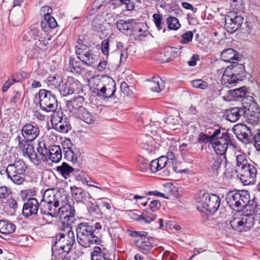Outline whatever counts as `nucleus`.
Wrapping results in <instances>:
<instances>
[{
  "label": "nucleus",
  "instance_id": "obj_29",
  "mask_svg": "<svg viewBox=\"0 0 260 260\" xmlns=\"http://www.w3.org/2000/svg\"><path fill=\"white\" fill-rule=\"evenodd\" d=\"M240 58L237 52L232 48L224 49L221 53V58L224 62H230L237 61Z\"/></svg>",
  "mask_w": 260,
  "mask_h": 260
},
{
  "label": "nucleus",
  "instance_id": "obj_63",
  "mask_svg": "<svg viewBox=\"0 0 260 260\" xmlns=\"http://www.w3.org/2000/svg\"><path fill=\"white\" fill-rule=\"evenodd\" d=\"M76 198L79 201H82L86 199V195L85 191L81 187H77L75 191Z\"/></svg>",
  "mask_w": 260,
  "mask_h": 260
},
{
  "label": "nucleus",
  "instance_id": "obj_52",
  "mask_svg": "<svg viewBox=\"0 0 260 260\" xmlns=\"http://www.w3.org/2000/svg\"><path fill=\"white\" fill-rule=\"evenodd\" d=\"M78 180L81 181L83 183L86 184L89 186H94L93 184H89L90 182L96 183L95 182L92 181L91 178L83 171H78L77 175Z\"/></svg>",
  "mask_w": 260,
  "mask_h": 260
},
{
  "label": "nucleus",
  "instance_id": "obj_38",
  "mask_svg": "<svg viewBox=\"0 0 260 260\" xmlns=\"http://www.w3.org/2000/svg\"><path fill=\"white\" fill-rule=\"evenodd\" d=\"M9 18L14 26H18L22 24L24 20V14L23 11L19 9L15 12L14 10H11L9 15Z\"/></svg>",
  "mask_w": 260,
  "mask_h": 260
},
{
  "label": "nucleus",
  "instance_id": "obj_22",
  "mask_svg": "<svg viewBox=\"0 0 260 260\" xmlns=\"http://www.w3.org/2000/svg\"><path fill=\"white\" fill-rule=\"evenodd\" d=\"M235 134L238 139L244 143L248 144L253 140L251 129L245 124L237 125L235 128Z\"/></svg>",
  "mask_w": 260,
  "mask_h": 260
},
{
  "label": "nucleus",
  "instance_id": "obj_43",
  "mask_svg": "<svg viewBox=\"0 0 260 260\" xmlns=\"http://www.w3.org/2000/svg\"><path fill=\"white\" fill-rule=\"evenodd\" d=\"M91 260H112L108 253L102 251L99 246H95L91 253Z\"/></svg>",
  "mask_w": 260,
  "mask_h": 260
},
{
  "label": "nucleus",
  "instance_id": "obj_53",
  "mask_svg": "<svg viewBox=\"0 0 260 260\" xmlns=\"http://www.w3.org/2000/svg\"><path fill=\"white\" fill-rule=\"evenodd\" d=\"M236 162L237 171L250 163L247 160L246 155L243 153H240L236 155Z\"/></svg>",
  "mask_w": 260,
  "mask_h": 260
},
{
  "label": "nucleus",
  "instance_id": "obj_2",
  "mask_svg": "<svg viewBox=\"0 0 260 260\" xmlns=\"http://www.w3.org/2000/svg\"><path fill=\"white\" fill-rule=\"evenodd\" d=\"M254 213L250 209H243L242 211L234 215L230 221L232 228L235 231L242 232H246L251 229L254 225Z\"/></svg>",
  "mask_w": 260,
  "mask_h": 260
},
{
  "label": "nucleus",
  "instance_id": "obj_34",
  "mask_svg": "<svg viewBox=\"0 0 260 260\" xmlns=\"http://www.w3.org/2000/svg\"><path fill=\"white\" fill-rule=\"evenodd\" d=\"M16 230V225L11 221L0 220V233L5 235L13 233Z\"/></svg>",
  "mask_w": 260,
  "mask_h": 260
},
{
  "label": "nucleus",
  "instance_id": "obj_18",
  "mask_svg": "<svg viewBox=\"0 0 260 260\" xmlns=\"http://www.w3.org/2000/svg\"><path fill=\"white\" fill-rule=\"evenodd\" d=\"M81 87L79 81L72 77L68 76L67 80L59 88V92L61 95L66 96L75 92H78Z\"/></svg>",
  "mask_w": 260,
  "mask_h": 260
},
{
  "label": "nucleus",
  "instance_id": "obj_5",
  "mask_svg": "<svg viewBox=\"0 0 260 260\" xmlns=\"http://www.w3.org/2000/svg\"><path fill=\"white\" fill-rule=\"evenodd\" d=\"M246 77L245 67L242 63L233 62L224 71L222 79L230 86H234L238 81Z\"/></svg>",
  "mask_w": 260,
  "mask_h": 260
},
{
  "label": "nucleus",
  "instance_id": "obj_44",
  "mask_svg": "<svg viewBox=\"0 0 260 260\" xmlns=\"http://www.w3.org/2000/svg\"><path fill=\"white\" fill-rule=\"evenodd\" d=\"M52 255L55 260H63L68 255L70 251L66 249L59 248L53 245L51 247Z\"/></svg>",
  "mask_w": 260,
  "mask_h": 260
},
{
  "label": "nucleus",
  "instance_id": "obj_41",
  "mask_svg": "<svg viewBox=\"0 0 260 260\" xmlns=\"http://www.w3.org/2000/svg\"><path fill=\"white\" fill-rule=\"evenodd\" d=\"M133 19L125 21L122 19L117 20L116 26L118 30L124 34L128 36L131 33V27L132 26Z\"/></svg>",
  "mask_w": 260,
  "mask_h": 260
},
{
  "label": "nucleus",
  "instance_id": "obj_33",
  "mask_svg": "<svg viewBox=\"0 0 260 260\" xmlns=\"http://www.w3.org/2000/svg\"><path fill=\"white\" fill-rule=\"evenodd\" d=\"M49 151L48 159L55 163L60 161L62 158V152L59 146L50 145Z\"/></svg>",
  "mask_w": 260,
  "mask_h": 260
},
{
  "label": "nucleus",
  "instance_id": "obj_32",
  "mask_svg": "<svg viewBox=\"0 0 260 260\" xmlns=\"http://www.w3.org/2000/svg\"><path fill=\"white\" fill-rule=\"evenodd\" d=\"M81 61L78 60L74 58L70 57L69 60V63L66 67V70L68 72L73 73L80 74L84 69L81 62Z\"/></svg>",
  "mask_w": 260,
  "mask_h": 260
},
{
  "label": "nucleus",
  "instance_id": "obj_45",
  "mask_svg": "<svg viewBox=\"0 0 260 260\" xmlns=\"http://www.w3.org/2000/svg\"><path fill=\"white\" fill-rule=\"evenodd\" d=\"M68 197L64 192L57 191L56 192L55 202L54 203V207L55 209H59L60 207H63L68 205Z\"/></svg>",
  "mask_w": 260,
  "mask_h": 260
},
{
  "label": "nucleus",
  "instance_id": "obj_46",
  "mask_svg": "<svg viewBox=\"0 0 260 260\" xmlns=\"http://www.w3.org/2000/svg\"><path fill=\"white\" fill-rule=\"evenodd\" d=\"M259 113L256 112L250 111L249 109L247 107L246 113L243 115L246 118V121L252 125H256L259 122Z\"/></svg>",
  "mask_w": 260,
  "mask_h": 260
},
{
  "label": "nucleus",
  "instance_id": "obj_40",
  "mask_svg": "<svg viewBox=\"0 0 260 260\" xmlns=\"http://www.w3.org/2000/svg\"><path fill=\"white\" fill-rule=\"evenodd\" d=\"M41 26L42 30L49 32L57 26V23L53 17H44L41 22Z\"/></svg>",
  "mask_w": 260,
  "mask_h": 260
},
{
  "label": "nucleus",
  "instance_id": "obj_16",
  "mask_svg": "<svg viewBox=\"0 0 260 260\" xmlns=\"http://www.w3.org/2000/svg\"><path fill=\"white\" fill-rule=\"evenodd\" d=\"M244 19V16L238 15L237 12H230L225 17V29L230 34L235 32L241 26Z\"/></svg>",
  "mask_w": 260,
  "mask_h": 260
},
{
  "label": "nucleus",
  "instance_id": "obj_19",
  "mask_svg": "<svg viewBox=\"0 0 260 260\" xmlns=\"http://www.w3.org/2000/svg\"><path fill=\"white\" fill-rule=\"evenodd\" d=\"M56 211L57 214L55 217L59 215L60 218L63 220L62 223L67 222V225L71 226V224L75 220V210L74 207L69 204L63 206V207H60L59 209H57Z\"/></svg>",
  "mask_w": 260,
  "mask_h": 260
},
{
  "label": "nucleus",
  "instance_id": "obj_49",
  "mask_svg": "<svg viewBox=\"0 0 260 260\" xmlns=\"http://www.w3.org/2000/svg\"><path fill=\"white\" fill-rule=\"evenodd\" d=\"M224 156H216L210 162V165L213 173L218 174V171L223 162Z\"/></svg>",
  "mask_w": 260,
  "mask_h": 260
},
{
  "label": "nucleus",
  "instance_id": "obj_17",
  "mask_svg": "<svg viewBox=\"0 0 260 260\" xmlns=\"http://www.w3.org/2000/svg\"><path fill=\"white\" fill-rule=\"evenodd\" d=\"M230 142L231 140L228 133L223 132L221 133L220 132L219 136L215 139V141H213L212 145L217 154L219 155V156H222L225 154Z\"/></svg>",
  "mask_w": 260,
  "mask_h": 260
},
{
  "label": "nucleus",
  "instance_id": "obj_47",
  "mask_svg": "<svg viewBox=\"0 0 260 260\" xmlns=\"http://www.w3.org/2000/svg\"><path fill=\"white\" fill-rule=\"evenodd\" d=\"M138 142L143 149L151 150L152 145L150 143L153 142V139L150 136L142 135L139 139Z\"/></svg>",
  "mask_w": 260,
  "mask_h": 260
},
{
  "label": "nucleus",
  "instance_id": "obj_10",
  "mask_svg": "<svg viewBox=\"0 0 260 260\" xmlns=\"http://www.w3.org/2000/svg\"><path fill=\"white\" fill-rule=\"evenodd\" d=\"M97 86V88L93 89V92L98 96L104 99L114 100L117 98L115 94L116 90V83L112 78H108L106 81H101Z\"/></svg>",
  "mask_w": 260,
  "mask_h": 260
},
{
  "label": "nucleus",
  "instance_id": "obj_60",
  "mask_svg": "<svg viewBox=\"0 0 260 260\" xmlns=\"http://www.w3.org/2000/svg\"><path fill=\"white\" fill-rule=\"evenodd\" d=\"M177 49L174 47H169L167 49L166 52L168 54L167 55L169 56L168 58H167L165 61L168 62L170 60H172L174 59V58L177 57L180 54L179 51L176 50Z\"/></svg>",
  "mask_w": 260,
  "mask_h": 260
},
{
  "label": "nucleus",
  "instance_id": "obj_64",
  "mask_svg": "<svg viewBox=\"0 0 260 260\" xmlns=\"http://www.w3.org/2000/svg\"><path fill=\"white\" fill-rule=\"evenodd\" d=\"M193 35L192 31H187L182 35V40L180 41V43L183 44H188L192 41Z\"/></svg>",
  "mask_w": 260,
  "mask_h": 260
},
{
  "label": "nucleus",
  "instance_id": "obj_24",
  "mask_svg": "<svg viewBox=\"0 0 260 260\" xmlns=\"http://www.w3.org/2000/svg\"><path fill=\"white\" fill-rule=\"evenodd\" d=\"M51 122L53 128L59 133H67L72 128L67 118L54 117L51 119Z\"/></svg>",
  "mask_w": 260,
  "mask_h": 260
},
{
  "label": "nucleus",
  "instance_id": "obj_58",
  "mask_svg": "<svg viewBox=\"0 0 260 260\" xmlns=\"http://www.w3.org/2000/svg\"><path fill=\"white\" fill-rule=\"evenodd\" d=\"M246 209H251V210L254 212L252 213L254 217V223L255 221H258V223L260 224V208H258L257 205H248L246 207Z\"/></svg>",
  "mask_w": 260,
  "mask_h": 260
},
{
  "label": "nucleus",
  "instance_id": "obj_35",
  "mask_svg": "<svg viewBox=\"0 0 260 260\" xmlns=\"http://www.w3.org/2000/svg\"><path fill=\"white\" fill-rule=\"evenodd\" d=\"M167 165L166 158L164 156H160L150 161V171L152 173H155L164 169Z\"/></svg>",
  "mask_w": 260,
  "mask_h": 260
},
{
  "label": "nucleus",
  "instance_id": "obj_26",
  "mask_svg": "<svg viewBox=\"0 0 260 260\" xmlns=\"http://www.w3.org/2000/svg\"><path fill=\"white\" fill-rule=\"evenodd\" d=\"M50 146L47 145L44 141L39 142L38 143V147L37 150L38 152L37 158L35 159L37 162L41 160L43 161H47L49 156Z\"/></svg>",
  "mask_w": 260,
  "mask_h": 260
},
{
  "label": "nucleus",
  "instance_id": "obj_51",
  "mask_svg": "<svg viewBox=\"0 0 260 260\" xmlns=\"http://www.w3.org/2000/svg\"><path fill=\"white\" fill-rule=\"evenodd\" d=\"M231 8L235 12H243L245 8L244 0H230Z\"/></svg>",
  "mask_w": 260,
  "mask_h": 260
},
{
  "label": "nucleus",
  "instance_id": "obj_21",
  "mask_svg": "<svg viewBox=\"0 0 260 260\" xmlns=\"http://www.w3.org/2000/svg\"><path fill=\"white\" fill-rule=\"evenodd\" d=\"M21 132V138L34 141L40 135V130L37 125L27 123L22 126Z\"/></svg>",
  "mask_w": 260,
  "mask_h": 260
},
{
  "label": "nucleus",
  "instance_id": "obj_6",
  "mask_svg": "<svg viewBox=\"0 0 260 260\" xmlns=\"http://www.w3.org/2000/svg\"><path fill=\"white\" fill-rule=\"evenodd\" d=\"M198 203L210 213H214L219 208L221 200L214 193H209L205 190H200L198 194Z\"/></svg>",
  "mask_w": 260,
  "mask_h": 260
},
{
  "label": "nucleus",
  "instance_id": "obj_4",
  "mask_svg": "<svg viewBox=\"0 0 260 260\" xmlns=\"http://www.w3.org/2000/svg\"><path fill=\"white\" fill-rule=\"evenodd\" d=\"M40 33L39 29L35 27H30L29 30L24 32L22 35V40L26 46L25 54L30 58H32L41 49L37 39L40 38Z\"/></svg>",
  "mask_w": 260,
  "mask_h": 260
},
{
  "label": "nucleus",
  "instance_id": "obj_50",
  "mask_svg": "<svg viewBox=\"0 0 260 260\" xmlns=\"http://www.w3.org/2000/svg\"><path fill=\"white\" fill-rule=\"evenodd\" d=\"M137 167L142 172L150 170V161L142 156H139L137 159Z\"/></svg>",
  "mask_w": 260,
  "mask_h": 260
},
{
  "label": "nucleus",
  "instance_id": "obj_42",
  "mask_svg": "<svg viewBox=\"0 0 260 260\" xmlns=\"http://www.w3.org/2000/svg\"><path fill=\"white\" fill-rule=\"evenodd\" d=\"M56 170L62 177L67 179L70 177V175L74 171V169L67 162H63L60 166L56 167Z\"/></svg>",
  "mask_w": 260,
  "mask_h": 260
},
{
  "label": "nucleus",
  "instance_id": "obj_28",
  "mask_svg": "<svg viewBox=\"0 0 260 260\" xmlns=\"http://www.w3.org/2000/svg\"><path fill=\"white\" fill-rule=\"evenodd\" d=\"M145 26L142 23H137L133 20L131 27V33L128 36H135L138 37H145L148 35L149 32L144 29Z\"/></svg>",
  "mask_w": 260,
  "mask_h": 260
},
{
  "label": "nucleus",
  "instance_id": "obj_15",
  "mask_svg": "<svg viewBox=\"0 0 260 260\" xmlns=\"http://www.w3.org/2000/svg\"><path fill=\"white\" fill-rule=\"evenodd\" d=\"M256 164L250 162L248 165L237 171L240 180L245 185L254 184L257 174Z\"/></svg>",
  "mask_w": 260,
  "mask_h": 260
},
{
  "label": "nucleus",
  "instance_id": "obj_7",
  "mask_svg": "<svg viewBox=\"0 0 260 260\" xmlns=\"http://www.w3.org/2000/svg\"><path fill=\"white\" fill-rule=\"evenodd\" d=\"M27 166L21 159L16 160L12 164L8 166L6 169L7 176L12 181L16 184H20L24 180V176Z\"/></svg>",
  "mask_w": 260,
  "mask_h": 260
},
{
  "label": "nucleus",
  "instance_id": "obj_12",
  "mask_svg": "<svg viewBox=\"0 0 260 260\" xmlns=\"http://www.w3.org/2000/svg\"><path fill=\"white\" fill-rule=\"evenodd\" d=\"M127 234L136 240L135 245L143 252L148 251L151 249L153 244L152 238L148 236V233L145 231H136L128 230Z\"/></svg>",
  "mask_w": 260,
  "mask_h": 260
},
{
  "label": "nucleus",
  "instance_id": "obj_62",
  "mask_svg": "<svg viewBox=\"0 0 260 260\" xmlns=\"http://www.w3.org/2000/svg\"><path fill=\"white\" fill-rule=\"evenodd\" d=\"M192 86L196 88H200L201 89H205L208 86L207 82L202 80V79H196L191 81Z\"/></svg>",
  "mask_w": 260,
  "mask_h": 260
},
{
  "label": "nucleus",
  "instance_id": "obj_48",
  "mask_svg": "<svg viewBox=\"0 0 260 260\" xmlns=\"http://www.w3.org/2000/svg\"><path fill=\"white\" fill-rule=\"evenodd\" d=\"M153 18L154 24L158 30H162L163 32L166 31V24L163 21L162 15L159 14H154Z\"/></svg>",
  "mask_w": 260,
  "mask_h": 260
},
{
  "label": "nucleus",
  "instance_id": "obj_3",
  "mask_svg": "<svg viewBox=\"0 0 260 260\" xmlns=\"http://www.w3.org/2000/svg\"><path fill=\"white\" fill-rule=\"evenodd\" d=\"M226 199L231 209L238 212L242 209H246L247 206L251 205L248 204L250 202V196L248 191L245 190L230 191Z\"/></svg>",
  "mask_w": 260,
  "mask_h": 260
},
{
  "label": "nucleus",
  "instance_id": "obj_56",
  "mask_svg": "<svg viewBox=\"0 0 260 260\" xmlns=\"http://www.w3.org/2000/svg\"><path fill=\"white\" fill-rule=\"evenodd\" d=\"M107 5L106 0H95L92 4V9L90 10V15L95 13L97 10L105 8Z\"/></svg>",
  "mask_w": 260,
  "mask_h": 260
},
{
  "label": "nucleus",
  "instance_id": "obj_30",
  "mask_svg": "<svg viewBox=\"0 0 260 260\" xmlns=\"http://www.w3.org/2000/svg\"><path fill=\"white\" fill-rule=\"evenodd\" d=\"M106 20L103 15H98L92 21L91 27L94 31L103 32L106 30Z\"/></svg>",
  "mask_w": 260,
  "mask_h": 260
},
{
  "label": "nucleus",
  "instance_id": "obj_11",
  "mask_svg": "<svg viewBox=\"0 0 260 260\" xmlns=\"http://www.w3.org/2000/svg\"><path fill=\"white\" fill-rule=\"evenodd\" d=\"M75 48L77 57L83 64L91 66L96 61V55L93 53L92 49L81 41L77 43Z\"/></svg>",
  "mask_w": 260,
  "mask_h": 260
},
{
  "label": "nucleus",
  "instance_id": "obj_1",
  "mask_svg": "<svg viewBox=\"0 0 260 260\" xmlns=\"http://www.w3.org/2000/svg\"><path fill=\"white\" fill-rule=\"evenodd\" d=\"M102 226L100 222L92 223L81 222L76 229L77 240L78 243L84 248L90 247L91 245H102Z\"/></svg>",
  "mask_w": 260,
  "mask_h": 260
},
{
  "label": "nucleus",
  "instance_id": "obj_54",
  "mask_svg": "<svg viewBox=\"0 0 260 260\" xmlns=\"http://www.w3.org/2000/svg\"><path fill=\"white\" fill-rule=\"evenodd\" d=\"M166 22L168 24V28L171 30H177L181 26L178 19L173 16L168 17L167 18Z\"/></svg>",
  "mask_w": 260,
  "mask_h": 260
},
{
  "label": "nucleus",
  "instance_id": "obj_57",
  "mask_svg": "<svg viewBox=\"0 0 260 260\" xmlns=\"http://www.w3.org/2000/svg\"><path fill=\"white\" fill-rule=\"evenodd\" d=\"M230 94L234 98H243L246 93V87L243 86L230 90Z\"/></svg>",
  "mask_w": 260,
  "mask_h": 260
},
{
  "label": "nucleus",
  "instance_id": "obj_59",
  "mask_svg": "<svg viewBox=\"0 0 260 260\" xmlns=\"http://www.w3.org/2000/svg\"><path fill=\"white\" fill-rule=\"evenodd\" d=\"M48 86H50L51 88H56L60 86V80L59 77L57 78L55 76H50L47 79Z\"/></svg>",
  "mask_w": 260,
  "mask_h": 260
},
{
  "label": "nucleus",
  "instance_id": "obj_55",
  "mask_svg": "<svg viewBox=\"0 0 260 260\" xmlns=\"http://www.w3.org/2000/svg\"><path fill=\"white\" fill-rule=\"evenodd\" d=\"M87 209L88 212L91 215L96 216L101 215V211L99 205L96 203L89 202L87 204Z\"/></svg>",
  "mask_w": 260,
  "mask_h": 260
},
{
  "label": "nucleus",
  "instance_id": "obj_27",
  "mask_svg": "<svg viewBox=\"0 0 260 260\" xmlns=\"http://www.w3.org/2000/svg\"><path fill=\"white\" fill-rule=\"evenodd\" d=\"M63 153L64 158L68 161H71L73 164H76L81 155L79 150L76 148L67 147L64 148Z\"/></svg>",
  "mask_w": 260,
  "mask_h": 260
},
{
  "label": "nucleus",
  "instance_id": "obj_39",
  "mask_svg": "<svg viewBox=\"0 0 260 260\" xmlns=\"http://www.w3.org/2000/svg\"><path fill=\"white\" fill-rule=\"evenodd\" d=\"M220 134V129H216L211 136H208L203 133H200L198 137V142L200 143L207 144L210 143L212 144L213 141L219 136Z\"/></svg>",
  "mask_w": 260,
  "mask_h": 260
},
{
  "label": "nucleus",
  "instance_id": "obj_8",
  "mask_svg": "<svg viewBox=\"0 0 260 260\" xmlns=\"http://www.w3.org/2000/svg\"><path fill=\"white\" fill-rule=\"evenodd\" d=\"M56 193L53 190H47L45 191L43 199L40 202V214L51 217H55L57 214V209L54 207L55 202Z\"/></svg>",
  "mask_w": 260,
  "mask_h": 260
},
{
  "label": "nucleus",
  "instance_id": "obj_37",
  "mask_svg": "<svg viewBox=\"0 0 260 260\" xmlns=\"http://www.w3.org/2000/svg\"><path fill=\"white\" fill-rule=\"evenodd\" d=\"M156 216L157 215L155 213V211H152L147 209L142 214L140 215H137L136 217H132L136 220H143L145 223L149 224L152 221L154 220L156 218Z\"/></svg>",
  "mask_w": 260,
  "mask_h": 260
},
{
  "label": "nucleus",
  "instance_id": "obj_61",
  "mask_svg": "<svg viewBox=\"0 0 260 260\" xmlns=\"http://www.w3.org/2000/svg\"><path fill=\"white\" fill-rule=\"evenodd\" d=\"M21 98V91L19 90H14L13 95L10 99V103L12 106H17V103L20 101Z\"/></svg>",
  "mask_w": 260,
  "mask_h": 260
},
{
  "label": "nucleus",
  "instance_id": "obj_13",
  "mask_svg": "<svg viewBox=\"0 0 260 260\" xmlns=\"http://www.w3.org/2000/svg\"><path fill=\"white\" fill-rule=\"evenodd\" d=\"M75 243V235L71 226H70L66 233H59L56 235L55 241L53 245L56 247L71 251Z\"/></svg>",
  "mask_w": 260,
  "mask_h": 260
},
{
  "label": "nucleus",
  "instance_id": "obj_9",
  "mask_svg": "<svg viewBox=\"0 0 260 260\" xmlns=\"http://www.w3.org/2000/svg\"><path fill=\"white\" fill-rule=\"evenodd\" d=\"M40 108L46 112H55L58 106L55 95L50 91L40 89L38 93Z\"/></svg>",
  "mask_w": 260,
  "mask_h": 260
},
{
  "label": "nucleus",
  "instance_id": "obj_14",
  "mask_svg": "<svg viewBox=\"0 0 260 260\" xmlns=\"http://www.w3.org/2000/svg\"><path fill=\"white\" fill-rule=\"evenodd\" d=\"M33 141H28L23 139L18 135L15 139V142L17 144V148L20 150L23 156L28 157L31 161H35L37 158V153L35 152V148L31 142Z\"/></svg>",
  "mask_w": 260,
  "mask_h": 260
},
{
  "label": "nucleus",
  "instance_id": "obj_25",
  "mask_svg": "<svg viewBox=\"0 0 260 260\" xmlns=\"http://www.w3.org/2000/svg\"><path fill=\"white\" fill-rule=\"evenodd\" d=\"M84 102V98L82 96H78L71 101H68L67 106L70 112L77 115L83 109H85L83 106Z\"/></svg>",
  "mask_w": 260,
  "mask_h": 260
},
{
  "label": "nucleus",
  "instance_id": "obj_31",
  "mask_svg": "<svg viewBox=\"0 0 260 260\" xmlns=\"http://www.w3.org/2000/svg\"><path fill=\"white\" fill-rule=\"evenodd\" d=\"M77 117L89 125L94 124L96 121V114L85 108L77 115Z\"/></svg>",
  "mask_w": 260,
  "mask_h": 260
},
{
  "label": "nucleus",
  "instance_id": "obj_36",
  "mask_svg": "<svg viewBox=\"0 0 260 260\" xmlns=\"http://www.w3.org/2000/svg\"><path fill=\"white\" fill-rule=\"evenodd\" d=\"M110 5L113 6V8L123 7L127 11H132L135 8L134 3L131 0H110Z\"/></svg>",
  "mask_w": 260,
  "mask_h": 260
},
{
  "label": "nucleus",
  "instance_id": "obj_20",
  "mask_svg": "<svg viewBox=\"0 0 260 260\" xmlns=\"http://www.w3.org/2000/svg\"><path fill=\"white\" fill-rule=\"evenodd\" d=\"M40 209V203L35 198H31L24 203L22 208V214L26 218L39 216V209Z\"/></svg>",
  "mask_w": 260,
  "mask_h": 260
},
{
  "label": "nucleus",
  "instance_id": "obj_23",
  "mask_svg": "<svg viewBox=\"0 0 260 260\" xmlns=\"http://www.w3.org/2000/svg\"><path fill=\"white\" fill-rule=\"evenodd\" d=\"M246 109L247 105H244L242 107L231 108L226 110L224 117L227 120L235 122L246 113Z\"/></svg>",
  "mask_w": 260,
  "mask_h": 260
}]
</instances>
